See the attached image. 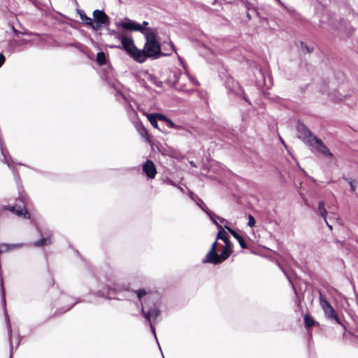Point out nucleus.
I'll return each mask as SVG.
<instances>
[{
    "label": "nucleus",
    "mask_w": 358,
    "mask_h": 358,
    "mask_svg": "<svg viewBox=\"0 0 358 358\" xmlns=\"http://www.w3.org/2000/svg\"><path fill=\"white\" fill-rule=\"evenodd\" d=\"M199 201L203 204V206H201V208L204 212H206V211H209V210L207 209V208H206V207L204 206V204H203V201H202L201 200H200Z\"/></svg>",
    "instance_id": "c9c22d12"
},
{
    "label": "nucleus",
    "mask_w": 358,
    "mask_h": 358,
    "mask_svg": "<svg viewBox=\"0 0 358 358\" xmlns=\"http://www.w3.org/2000/svg\"><path fill=\"white\" fill-rule=\"evenodd\" d=\"M225 247L220 255L215 252L217 242H214L211 246L210 251L206 254L203 260V263H212L214 264H219L227 259L232 252V245L230 241L224 242Z\"/></svg>",
    "instance_id": "f03ea898"
},
{
    "label": "nucleus",
    "mask_w": 358,
    "mask_h": 358,
    "mask_svg": "<svg viewBox=\"0 0 358 358\" xmlns=\"http://www.w3.org/2000/svg\"><path fill=\"white\" fill-rule=\"evenodd\" d=\"M301 45H302V46H303V45H304V46H305V48H306L307 51H308V52H309L308 48L306 45H304V44H303V43H301Z\"/></svg>",
    "instance_id": "4c0bfd02"
},
{
    "label": "nucleus",
    "mask_w": 358,
    "mask_h": 358,
    "mask_svg": "<svg viewBox=\"0 0 358 358\" xmlns=\"http://www.w3.org/2000/svg\"><path fill=\"white\" fill-rule=\"evenodd\" d=\"M197 204H198V206H199L200 208H201V206H203L201 203H198Z\"/></svg>",
    "instance_id": "a19ab883"
},
{
    "label": "nucleus",
    "mask_w": 358,
    "mask_h": 358,
    "mask_svg": "<svg viewBox=\"0 0 358 358\" xmlns=\"http://www.w3.org/2000/svg\"><path fill=\"white\" fill-rule=\"evenodd\" d=\"M5 62V57L3 54L0 53V67L3 65Z\"/></svg>",
    "instance_id": "2f4dec72"
},
{
    "label": "nucleus",
    "mask_w": 358,
    "mask_h": 358,
    "mask_svg": "<svg viewBox=\"0 0 358 358\" xmlns=\"http://www.w3.org/2000/svg\"><path fill=\"white\" fill-rule=\"evenodd\" d=\"M10 358H12V351L10 352Z\"/></svg>",
    "instance_id": "c03bdc74"
},
{
    "label": "nucleus",
    "mask_w": 358,
    "mask_h": 358,
    "mask_svg": "<svg viewBox=\"0 0 358 358\" xmlns=\"http://www.w3.org/2000/svg\"><path fill=\"white\" fill-rule=\"evenodd\" d=\"M143 172L150 178H154L155 177L157 171L154 163L148 160L143 166Z\"/></svg>",
    "instance_id": "0eeeda50"
},
{
    "label": "nucleus",
    "mask_w": 358,
    "mask_h": 358,
    "mask_svg": "<svg viewBox=\"0 0 358 358\" xmlns=\"http://www.w3.org/2000/svg\"><path fill=\"white\" fill-rule=\"evenodd\" d=\"M15 214L20 217L22 216L25 219L30 218V213L27 210V209L24 205L20 206H17L15 211Z\"/></svg>",
    "instance_id": "f8f14e48"
},
{
    "label": "nucleus",
    "mask_w": 358,
    "mask_h": 358,
    "mask_svg": "<svg viewBox=\"0 0 358 358\" xmlns=\"http://www.w3.org/2000/svg\"><path fill=\"white\" fill-rule=\"evenodd\" d=\"M140 24V25H141V26H143V27H145V28H148V27H147V25L148 24V22H146V21H144V22H143V24Z\"/></svg>",
    "instance_id": "e433bc0d"
},
{
    "label": "nucleus",
    "mask_w": 358,
    "mask_h": 358,
    "mask_svg": "<svg viewBox=\"0 0 358 358\" xmlns=\"http://www.w3.org/2000/svg\"><path fill=\"white\" fill-rule=\"evenodd\" d=\"M116 25L131 31H140L144 35L146 42L143 50L137 48L132 38H122V49L136 62L143 63L148 58L157 59L163 55L160 45L156 40L155 29L145 28L127 17L117 22Z\"/></svg>",
    "instance_id": "f257e3e1"
},
{
    "label": "nucleus",
    "mask_w": 358,
    "mask_h": 358,
    "mask_svg": "<svg viewBox=\"0 0 358 358\" xmlns=\"http://www.w3.org/2000/svg\"><path fill=\"white\" fill-rule=\"evenodd\" d=\"M278 2H280V0H277Z\"/></svg>",
    "instance_id": "a18cd8bd"
},
{
    "label": "nucleus",
    "mask_w": 358,
    "mask_h": 358,
    "mask_svg": "<svg viewBox=\"0 0 358 358\" xmlns=\"http://www.w3.org/2000/svg\"><path fill=\"white\" fill-rule=\"evenodd\" d=\"M296 129L298 137L300 139H301L304 143L310 145L311 144L313 143V141H315V139L317 138L313 136L311 132L303 124L299 122L296 126Z\"/></svg>",
    "instance_id": "20e7f679"
},
{
    "label": "nucleus",
    "mask_w": 358,
    "mask_h": 358,
    "mask_svg": "<svg viewBox=\"0 0 358 358\" xmlns=\"http://www.w3.org/2000/svg\"><path fill=\"white\" fill-rule=\"evenodd\" d=\"M110 34L113 35L116 38L119 39L121 41V45L117 46L118 48L122 49V38H129L128 36H124L122 35L121 34L115 31H111Z\"/></svg>",
    "instance_id": "a211bd4d"
},
{
    "label": "nucleus",
    "mask_w": 358,
    "mask_h": 358,
    "mask_svg": "<svg viewBox=\"0 0 358 358\" xmlns=\"http://www.w3.org/2000/svg\"><path fill=\"white\" fill-rule=\"evenodd\" d=\"M148 119L150 124L155 127L157 128V119L156 118V116L153 114H149L148 115Z\"/></svg>",
    "instance_id": "6ab92c4d"
},
{
    "label": "nucleus",
    "mask_w": 358,
    "mask_h": 358,
    "mask_svg": "<svg viewBox=\"0 0 358 358\" xmlns=\"http://www.w3.org/2000/svg\"><path fill=\"white\" fill-rule=\"evenodd\" d=\"M317 213L323 218L324 221L325 222L326 224L329 228V229L332 230V226L329 224L327 220L328 213L327 209L325 208V203L324 201H321L318 203Z\"/></svg>",
    "instance_id": "1a4fd4ad"
},
{
    "label": "nucleus",
    "mask_w": 358,
    "mask_h": 358,
    "mask_svg": "<svg viewBox=\"0 0 358 358\" xmlns=\"http://www.w3.org/2000/svg\"><path fill=\"white\" fill-rule=\"evenodd\" d=\"M304 322L306 324V326L308 327H312L314 324V321L311 317H310L308 315H306L304 316Z\"/></svg>",
    "instance_id": "4be33fe9"
},
{
    "label": "nucleus",
    "mask_w": 358,
    "mask_h": 358,
    "mask_svg": "<svg viewBox=\"0 0 358 358\" xmlns=\"http://www.w3.org/2000/svg\"><path fill=\"white\" fill-rule=\"evenodd\" d=\"M248 220H249L248 223V226H250V227H254L255 224V220L253 217V216H252L251 215H249Z\"/></svg>",
    "instance_id": "a878e982"
},
{
    "label": "nucleus",
    "mask_w": 358,
    "mask_h": 358,
    "mask_svg": "<svg viewBox=\"0 0 358 358\" xmlns=\"http://www.w3.org/2000/svg\"><path fill=\"white\" fill-rule=\"evenodd\" d=\"M142 130L145 134H147V131L145 128H142Z\"/></svg>",
    "instance_id": "58836bf2"
},
{
    "label": "nucleus",
    "mask_w": 358,
    "mask_h": 358,
    "mask_svg": "<svg viewBox=\"0 0 358 358\" xmlns=\"http://www.w3.org/2000/svg\"><path fill=\"white\" fill-rule=\"evenodd\" d=\"M1 287L2 301H3V309H4V316H5L6 322L7 323V326H8V331H9V338H10V324L8 315V313H7V310L6 308L5 291H4V288L3 287V280H2L1 281Z\"/></svg>",
    "instance_id": "9d476101"
},
{
    "label": "nucleus",
    "mask_w": 358,
    "mask_h": 358,
    "mask_svg": "<svg viewBox=\"0 0 358 358\" xmlns=\"http://www.w3.org/2000/svg\"><path fill=\"white\" fill-rule=\"evenodd\" d=\"M320 306L322 308L326 316L330 318L336 317L334 309L331 306V304L322 296L321 294L320 295Z\"/></svg>",
    "instance_id": "39448f33"
},
{
    "label": "nucleus",
    "mask_w": 358,
    "mask_h": 358,
    "mask_svg": "<svg viewBox=\"0 0 358 358\" xmlns=\"http://www.w3.org/2000/svg\"><path fill=\"white\" fill-rule=\"evenodd\" d=\"M347 99L346 96H341V97L339 96V97H336V101H343V100H345V99Z\"/></svg>",
    "instance_id": "72a5a7b5"
},
{
    "label": "nucleus",
    "mask_w": 358,
    "mask_h": 358,
    "mask_svg": "<svg viewBox=\"0 0 358 358\" xmlns=\"http://www.w3.org/2000/svg\"><path fill=\"white\" fill-rule=\"evenodd\" d=\"M145 318L150 322H153L156 318L159 315L160 311L155 306L150 308L148 312L145 311V308L143 307L141 310Z\"/></svg>",
    "instance_id": "423d86ee"
},
{
    "label": "nucleus",
    "mask_w": 358,
    "mask_h": 358,
    "mask_svg": "<svg viewBox=\"0 0 358 358\" xmlns=\"http://www.w3.org/2000/svg\"><path fill=\"white\" fill-rule=\"evenodd\" d=\"M217 239H221L224 242L229 241V238L227 236V233L222 228V229H220L219 232L217 233Z\"/></svg>",
    "instance_id": "f3484780"
},
{
    "label": "nucleus",
    "mask_w": 358,
    "mask_h": 358,
    "mask_svg": "<svg viewBox=\"0 0 358 358\" xmlns=\"http://www.w3.org/2000/svg\"><path fill=\"white\" fill-rule=\"evenodd\" d=\"M166 122L167 123V124L170 127H172V128H176V126L175 125V124L169 119H168V120L166 121Z\"/></svg>",
    "instance_id": "c756f323"
},
{
    "label": "nucleus",
    "mask_w": 358,
    "mask_h": 358,
    "mask_svg": "<svg viewBox=\"0 0 358 358\" xmlns=\"http://www.w3.org/2000/svg\"><path fill=\"white\" fill-rule=\"evenodd\" d=\"M92 28L94 30L99 29L103 25L108 24L110 22L109 17L100 10H95L93 12Z\"/></svg>",
    "instance_id": "7ed1b4c3"
},
{
    "label": "nucleus",
    "mask_w": 358,
    "mask_h": 358,
    "mask_svg": "<svg viewBox=\"0 0 358 358\" xmlns=\"http://www.w3.org/2000/svg\"><path fill=\"white\" fill-rule=\"evenodd\" d=\"M96 62L99 65H103L106 62V58L104 52H100L97 53Z\"/></svg>",
    "instance_id": "dca6fc26"
},
{
    "label": "nucleus",
    "mask_w": 358,
    "mask_h": 358,
    "mask_svg": "<svg viewBox=\"0 0 358 358\" xmlns=\"http://www.w3.org/2000/svg\"><path fill=\"white\" fill-rule=\"evenodd\" d=\"M150 329H151V331H152V332L153 333V334H154V336H155V338L157 339V335H156V332H155V327H154V325H153V322H151V323H150Z\"/></svg>",
    "instance_id": "7c9ffc66"
},
{
    "label": "nucleus",
    "mask_w": 358,
    "mask_h": 358,
    "mask_svg": "<svg viewBox=\"0 0 358 358\" xmlns=\"http://www.w3.org/2000/svg\"><path fill=\"white\" fill-rule=\"evenodd\" d=\"M197 204H198V206H199L200 208H201V206H203L201 203H198Z\"/></svg>",
    "instance_id": "79ce46f5"
},
{
    "label": "nucleus",
    "mask_w": 358,
    "mask_h": 358,
    "mask_svg": "<svg viewBox=\"0 0 358 358\" xmlns=\"http://www.w3.org/2000/svg\"><path fill=\"white\" fill-rule=\"evenodd\" d=\"M226 228L230 232V234L238 241L242 248H247V245L243 237H241L238 233H236L234 230L231 229V228L227 227H226Z\"/></svg>",
    "instance_id": "ddd939ff"
},
{
    "label": "nucleus",
    "mask_w": 358,
    "mask_h": 358,
    "mask_svg": "<svg viewBox=\"0 0 358 358\" xmlns=\"http://www.w3.org/2000/svg\"><path fill=\"white\" fill-rule=\"evenodd\" d=\"M23 246L22 243L17 244H6L3 243L0 245V255L3 252H8L10 250H13L15 249L20 248Z\"/></svg>",
    "instance_id": "9b49d317"
},
{
    "label": "nucleus",
    "mask_w": 358,
    "mask_h": 358,
    "mask_svg": "<svg viewBox=\"0 0 358 358\" xmlns=\"http://www.w3.org/2000/svg\"><path fill=\"white\" fill-rule=\"evenodd\" d=\"M81 20L87 25H90L92 27V19L90 17L87 16L84 10L78 11Z\"/></svg>",
    "instance_id": "2eb2a0df"
},
{
    "label": "nucleus",
    "mask_w": 358,
    "mask_h": 358,
    "mask_svg": "<svg viewBox=\"0 0 358 358\" xmlns=\"http://www.w3.org/2000/svg\"><path fill=\"white\" fill-rule=\"evenodd\" d=\"M192 195H193V193H192V192H190V193H189V196H190V197H191L192 199H193V198H192Z\"/></svg>",
    "instance_id": "ea45409f"
},
{
    "label": "nucleus",
    "mask_w": 358,
    "mask_h": 358,
    "mask_svg": "<svg viewBox=\"0 0 358 358\" xmlns=\"http://www.w3.org/2000/svg\"><path fill=\"white\" fill-rule=\"evenodd\" d=\"M173 73L174 76V80H171L170 79L169 81L173 84L178 83L179 82L180 77L182 76V75L180 72H176V71L173 72Z\"/></svg>",
    "instance_id": "b1692460"
},
{
    "label": "nucleus",
    "mask_w": 358,
    "mask_h": 358,
    "mask_svg": "<svg viewBox=\"0 0 358 358\" xmlns=\"http://www.w3.org/2000/svg\"><path fill=\"white\" fill-rule=\"evenodd\" d=\"M154 115L156 116V118L157 120H162V121H164V122L168 120V118L166 116H164V115H162V114L155 113Z\"/></svg>",
    "instance_id": "bb28decb"
},
{
    "label": "nucleus",
    "mask_w": 358,
    "mask_h": 358,
    "mask_svg": "<svg viewBox=\"0 0 358 358\" xmlns=\"http://www.w3.org/2000/svg\"><path fill=\"white\" fill-rule=\"evenodd\" d=\"M16 207L17 206H6L3 207V208L15 213Z\"/></svg>",
    "instance_id": "c85d7f7f"
},
{
    "label": "nucleus",
    "mask_w": 358,
    "mask_h": 358,
    "mask_svg": "<svg viewBox=\"0 0 358 358\" xmlns=\"http://www.w3.org/2000/svg\"><path fill=\"white\" fill-rule=\"evenodd\" d=\"M310 146L314 147L319 152H320L321 153H322L327 156H329V157L332 156V154L329 151L328 148L322 142L321 140H320L317 138L315 139V141H313V143L311 144Z\"/></svg>",
    "instance_id": "6e6552de"
},
{
    "label": "nucleus",
    "mask_w": 358,
    "mask_h": 358,
    "mask_svg": "<svg viewBox=\"0 0 358 358\" xmlns=\"http://www.w3.org/2000/svg\"><path fill=\"white\" fill-rule=\"evenodd\" d=\"M206 213L208 215V216L210 217V218L211 219V220L213 221V222L220 229H222V226L220 225L216 221L215 218L217 217V216L216 215H215L213 212L211 211H206Z\"/></svg>",
    "instance_id": "aec40b11"
},
{
    "label": "nucleus",
    "mask_w": 358,
    "mask_h": 358,
    "mask_svg": "<svg viewBox=\"0 0 358 358\" xmlns=\"http://www.w3.org/2000/svg\"><path fill=\"white\" fill-rule=\"evenodd\" d=\"M137 296L139 299L142 298V296H145L147 292L145 289H139L136 291Z\"/></svg>",
    "instance_id": "cd10ccee"
},
{
    "label": "nucleus",
    "mask_w": 358,
    "mask_h": 358,
    "mask_svg": "<svg viewBox=\"0 0 358 358\" xmlns=\"http://www.w3.org/2000/svg\"><path fill=\"white\" fill-rule=\"evenodd\" d=\"M29 41L27 40V39H22L19 41V44L20 45H24V44H27Z\"/></svg>",
    "instance_id": "473e14b6"
},
{
    "label": "nucleus",
    "mask_w": 358,
    "mask_h": 358,
    "mask_svg": "<svg viewBox=\"0 0 358 358\" xmlns=\"http://www.w3.org/2000/svg\"><path fill=\"white\" fill-rule=\"evenodd\" d=\"M185 76L187 77L193 85H196L198 84L197 80L194 78L192 77L188 72L185 73Z\"/></svg>",
    "instance_id": "393cba45"
},
{
    "label": "nucleus",
    "mask_w": 358,
    "mask_h": 358,
    "mask_svg": "<svg viewBox=\"0 0 358 358\" xmlns=\"http://www.w3.org/2000/svg\"><path fill=\"white\" fill-rule=\"evenodd\" d=\"M103 295L109 299H113V297L110 296L109 292L103 293Z\"/></svg>",
    "instance_id": "f704fd0d"
},
{
    "label": "nucleus",
    "mask_w": 358,
    "mask_h": 358,
    "mask_svg": "<svg viewBox=\"0 0 358 358\" xmlns=\"http://www.w3.org/2000/svg\"><path fill=\"white\" fill-rule=\"evenodd\" d=\"M48 244V239L43 238L41 240L36 241L33 243V245L35 247H41Z\"/></svg>",
    "instance_id": "5701e85b"
},
{
    "label": "nucleus",
    "mask_w": 358,
    "mask_h": 358,
    "mask_svg": "<svg viewBox=\"0 0 358 358\" xmlns=\"http://www.w3.org/2000/svg\"><path fill=\"white\" fill-rule=\"evenodd\" d=\"M343 179L350 185L351 191L354 192L356 190L357 187L356 182L354 180L349 178H344Z\"/></svg>",
    "instance_id": "412c9836"
},
{
    "label": "nucleus",
    "mask_w": 358,
    "mask_h": 358,
    "mask_svg": "<svg viewBox=\"0 0 358 358\" xmlns=\"http://www.w3.org/2000/svg\"><path fill=\"white\" fill-rule=\"evenodd\" d=\"M145 78L148 80L150 81L152 83L155 84L156 86L162 87V83L159 81L157 78L150 73H148V72L145 73Z\"/></svg>",
    "instance_id": "4468645a"
},
{
    "label": "nucleus",
    "mask_w": 358,
    "mask_h": 358,
    "mask_svg": "<svg viewBox=\"0 0 358 358\" xmlns=\"http://www.w3.org/2000/svg\"><path fill=\"white\" fill-rule=\"evenodd\" d=\"M14 31L16 33V34H19V32L16 30L14 29Z\"/></svg>",
    "instance_id": "37998d69"
}]
</instances>
